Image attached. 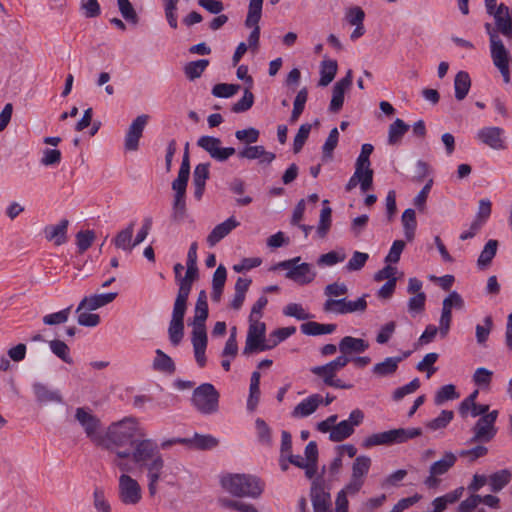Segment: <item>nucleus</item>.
Here are the masks:
<instances>
[{"label":"nucleus","mask_w":512,"mask_h":512,"mask_svg":"<svg viewBox=\"0 0 512 512\" xmlns=\"http://www.w3.org/2000/svg\"><path fill=\"white\" fill-rule=\"evenodd\" d=\"M145 433L146 430L136 418L125 417L108 426L100 444L108 451L132 449L134 442L145 436Z\"/></svg>","instance_id":"f257e3e1"},{"label":"nucleus","mask_w":512,"mask_h":512,"mask_svg":"<svg viewBox=\"0 0 512 512\" xmlns=\"http://www.w3.org/2000/svg\"><path fill=\"white\" fill-rule=\"evenodd\" d=\"M222 487L236 497L257 499L264 491V482L250 474H229L222 477Z\"/></svg>","instance_id":"f03ea898"},{"label":"nucleus","mask_w":512,"mask_h":512,"mask_svg":"<svg viewBox=\"0 0 512 512\" xmlns=\"http://www.w3.org/2000/svg\"><path fill=\"white\" fill-rule=\"evenodd\" d=\"M488 14L493 16L495 24L486 23L484 27L489 35L490 49H494L499 44L504 45L500 34L507 38L508 41L512 40V6L509 7L504 3H500L497 9Z\"/></svg>","instance_id":"7ed1b4c3"},{"label":"nucleus","mask_w":512,"mask_h":512,"mask_svg":"<svg viewBox=\"0 0 512 512\" xmlns=\"http://www.w3.org/2000/svg\"><path fill=\"white\" fill-rule=\"evenodd\" d=\"M350 360V358L338 356L324 365L311 367L310 371L326 386L336 389H350L353 386L352 384L345 383L341 379L337 378V373L347 366Z\"/></svg>","instance_id":"20e7f679"},{"label":"nucleus","mask_w":512,"mask_h":512,"mask_svg":"<svg viewBox=\"0 0 512 512\" xmlns=\"http://www.w3.org/2000/svg\"><path fill=\"white\" fill-rule=\"evenodd\" d=\"M422 435L421 428H398L392 429L380 433H374L366 437L362 446L364 448H371L379 445H391L404 443L410 439L416 438Z\"/></svg>","instance_id":"39448f33"},{"label":"nucleus","mask_w":512,"mask_h":512,"mask_svg":"<svg viewBox=\"0 0 512 512\" xmlns=\"http://www.w3.org/2000/svg\"><path fill=\"white\" fill-rule=\"evenodd\" d=\"M266 325L258 320L249 321V327L242 354L250 356L253 353L270 350L275 347V343H271L270 338L265 337Z\"/></svg>","instance_id":"423d86ee"},{"label":"nucleus","mask_w":512,"mask_h":512,"mask_svg":"<svg viewBox=\"0 0 512 512\" xmlns=\"http://www.w3.org/2000/svg\"><path fill=\"white\" fill-rule=\"evenodd\" d=\"M219 398V392L212 384L203 383L193 391L191 401L200 413L210 415L218 411Z\"/></svg>","instance_id":"0eeeda50"},{"label":"nucleus","mask_w":512,"mask_h":512,"mask_svg":"<svg viewBox=\"0 0 512 512\" xmlns=\"http://www.w3.org/2000/svg\"><path fill=\"white\" fill-rule=\"evenodd\" d=\"M498 415V410H492L487 415L480 417L471 428L472 437L467 443H489L492 441L498 432L496 427Z\"/></svg>","instance_id":"6e6552de"},{"label":"nucleus","mask_w":512,"mask_h":512,"mask_svg":"<svg viewBox=\"0 0 512 512\" xmlns=\"http://www.w3.org/2000/svg\"><path fill=\"white\" fill-rule=\"evenodd\" d=\"M300 257H294L280 262L277 267L286 270V278L297 284L305 285L311 283L316 277V271L309 263H300Z\"/></svg>","instance_id":"1a4fd4ad"},{"label":"nucleus","mask_w":512,"mask_h":512,"mask_svg":"<svg viewBox=\"0 0 512 512\" xmlns=\"http://www.w3.org/2000/svg\"><path fill=\"white\" fill-rule=\"evenodd\" d=\"M118 498L127 506H136L142 500V488L138 481L128 474H121L118 479Z\"/></svg>","instance_id":"9d476101"},{"label":"nucleus","mask_w":512,"mask_h":512,"mask_svg":"<svg viewBox=\"0 0 512 512\" xmlns=\"http://www.w3.org/2000/svg\"><path fill=\"white\" fill-rule=\"evenodd\" d=\"M187 310V302L175 300L171 320L168 326V336L173 346H178L184 336V316Z\"/></svg>","instance_id":"9b49d317"},{"label":"nucleus","mask_w":512,"mask_h":512,"mask_svg":"<svg viewBox=\"0 0 512 512\" xmlns=\"http://www.w3.org/2000/svg\"><path fill=\"white\" fill-rule=\"evenodd\" d=\"M130 451L137 466L162 454L158 442L147 437V433L134 442V447Z\"/></svg>","instance_id":"f8f14e48"},{"label":"nucleus","mask_w":512,"mask_h":512,"mask_svg":"<svg viewBox=\"0 0 512 512\" xmlns=\"http://www.w3.org/2000/svg\"><path fill=\"white\" fill-rule=\"evenodd\" d=\"M222 142L219 138L213 136H201L197 145L206 151L211 158L218 162H224L236 153L233 147H222Z\"/></svg>","instance_id":"ddd939ff"},{"label":"nucleus","mask_w":512,"mask_h":512,"mask_svg":"<svg viewBox=\"0 0 512 512\" xmlns=\"http://www.w3.org/2000/svg\"><path fill=\"white\" fill-rule=\"evenodd\" d=\"M138 467L146 471L148 491L151 496H154L158 491V483L162 479L163 469L165 467L163 455L161 454L148 460L138 465Z\"/></svg>","instance_id":"4468645a"},{"label":"nucleus","mask_w":512,"mask_h":512,"mask_svg":"<svg viewBox=\"0 0 512 512\" xmlns=\"http://www.w3.org/2000/svg\"><path fill=\"white\" fill-rule=\"evenodd\" d=\"M476 138L493 150H504L507 148L505 131L501 127H483L477 131Z\"/></svg>","instance_id":"2eb2a0df"},{"label":"nucleus","mask_w":512,"mask_h":512,"mask_svg":"<svg viewBox=\"0 0 512 512\" xmlns=\"http://www.w3.org/2000/svg\"><path fill=\"white\" fill-rule=\"evenodd\" d=\"M75 418L84 429L87 437L100 444L101 438L97 435L101 425L100 419L83 407L76 409Z\"/></svg>","instance_id":"dca6fc26"},{"label":"nucleus","mask_w":512,"mask_h":512,"mask_svg":"<svg viewBox=\"0 0 512 512\" xmlns=\"http://www.w3.org/2000/svg\"><path fill=\"white\" fill-rule=\"evenodd\" d=\"M149 116L142 114L137 116L130 124L125 135V149L128 151H136L139 148V140L148 123Z\"/></svg>","instance_id":"f3484780"},{"label":"nucleus","mask_w":512,"mask_h":512,"mask_svg":"<svg viewBox=\"0 0 512 512\" xmlns=\"http://www.w3.org/2000/svg\"><path fill=\"white\" fill-rule=\"evenodd\" d=\"M373 184V170L371 167H359L355 165L354 174L348 180L345 190L347 192L352 191L357 185H360V189L363 193L370 190Z\"/></svg>","instance_id":"a211bd4d"},{"label":"nucleus","mask_w":512,"mask_h":512,"mask_svg":"<svg viewBox=\"0 0 512 512\" xmlns=\"http://www.w3.org/2000/svg\"><path fill=\"white\" fill-rule=\"evenodd\" d=\"M353 81L352 70H348L346 75L337 81L333 86L332 98L329 105V110L333 113H337L341 110L344 103V94L347 89L350 88Z\"/></svg>","instance_id":"6ab92c4d"},{"label":"nucleus","mask_w":512,"mask_h":512,"mask_svg":"<svg viewBox=\"0 0 512 512\" xmlns=\"http://www.w3.org/2000/svg\"><path fill=\"white\" fill-rule=\"evenodd\" d=\"M491 59L495 67L501 73L503 80L510 82V69H509V52L504 45H497L494 49H490Z\"/></svg>","instance_id":"aec40b11"},{"label":"nucleus","mask_w":512,"mask_h":512,"mask_svg":"<svg viewBox=\"0 0 512 512\" xmlns=\"http://www.w3.org/2000/svg\"><path fill=\"white\" fill-rule=\"evenodd\" d=\"M68 226L69 221L67 219H62L59 223L55 225L45 226L43 229L45 239L47 241L53 242L56 246H61L65 244L68 240Z\"/></svg>","instance_id":"412c9836"},{"label":"nucleus","mask_w":512,"mask_h":512,"mask_svg":"<svg viewBox=\"0 0 512 512\" xmlns=\"http://www.w3.org/2000/svg\"><path fill=\"white\" fill-rule=\"evenodd\" d=\"M340 356L351 358V354H360L369 348V343L362 338H355L352 336L343 337L338 344Z\"/></svg>","instance_id":"4be33fe9"},{"label":"nucleus","mask_w":512,"mask_h":512,"mask_svg":"<svg viewBox=\"0 0 512 512\" xmlns=\"http://www.w3.org/2000/svg\"><path fill=\"white\" fill-rule=\"evenodd\" d=\"M117 292H110L104 294H95L89 297H85L79 303L76 312H80L82 310L93 311L98 308H101L111 302L117 297Z\"/></svg>","instance_id":"5701e85b"},{"label":"nucleus","mask_w":512,"mask_h":512,"mask_svg":"<svg viewBox=\"0 0 512 512\" xmlns=\"http://www.w3.org/2000/svg\"><path fill=\"white\" fill-rule=\"evenodd\" d=\"M323 403V397L320 394H312L297 404L292 416L295 418H305L313 414Z\"/></svg>","instance_id":"b1692460"},{"label":"nucleus","mask_w":512,"mask_h":512,"mask_svg":"<svg viewBox=\"0 0 512 512\" xmlns=\"http://www.w3.org/2000/svg\"><path fill=\"white\" fill-rule=\"evenodd\" d=\"M240 225L235 217L231 216L224 222L216 225L207 237V243L210 247L215 246L224 237H226L233 229Z\"/></svg>","instance_id":"393cba45"},{"label":"nucleus","mask_w":512,"mask_h":512,"mask_svg":"<svg viewBox=\"0 0 512 512\" xmlns=\"http://www.w3.org/2000/svg\"><path fill=\"white\" fill-rule=\"evenodd\" d=\"M187 270L183 278L179 280V289L175 300L187 302L192 288V283L198 278L197 265L186 264Z\"/></svg>","instance_id":"a878e982"},{"label":"nucleus","mask_w":512,"mask_h":512,"mask_svg":"<svg viewBox=\"0 0 512 512\" xmlns=\"http://www.w3.org/2000/svg\"><path fill=\"white\" fill-rule=\"evenodd\" d=\"M33 392L40 404L63 403V397L59 390H52L47 385L37 382L33 384Z\"/></svg>","instance_id":"bb28decb"},{"label":"nucleus","mask_w":512,"mask_h":512,"mask_svg":"<svg viewBox=\"0 0 512 512\" xmlns=\"http://www.w3.org/2000/svg\"><path fill=\"white\" fill-rule=\"evenodd\" d=\"M135 222H130L127 227L120 230L113 238L112 243L117 249L130 253L135 247L133 241Z\"/></svg>","instance_id":"cd10ccee"},{"label":"nucleus","mask_w":512,"mask_h":512,"mask_svg":"<svg viewBox=\"0 0 512 512\" xmlns=\"http://www.w3.org/2000/svg\"><path fill=\"white\" fill-rule=\"evenodd\" d=\"M402 361L403 357H387L373 366L372 373L380 378L392 376L396 373L399 363Z\"/></svg>","instance_id":"c85d7f7f"},{"label":"nucleus","mask_w":512,"mask_h":512,"mask_svg":"<svg viewBox=\"0 0 512 512\" xmlns=\"http://www.w3.org/2000/svg\"><path fill=\"white\" fill-rule=\"evenodd\" d=\"M185 445L199 450H209L218 445V440L212 435L195 433L192 438H185Z\"/></svg>","instance_id":"c756f323"},{"label":"nucleus","mask_w":512,"mask_h":512,"mask_svg":"<svg viewBox=\"0 0 512 512\" xmlns=\"http://www.w3.org/2000/svg\"><path fill=\"white\" fill-rule=\"evenodd\" d=\"M336 324H322L315 321H308L300 326L301 332L309 336L331 334L336 330Z\"/></svg>","instance_id":"7c9ffc66"},{"label":"nucleus","mask_w":512,"mask_h":512,"mask_svg":"<svg viewBox=\"0 0 512 512\" xmlns=\"http://www.w3.org/2000/svg\"><path fill=\"white\" fill-rule=\"evenodd\" d=\"M155 354L156 356L152 364L153 369L158 372L173 374L176 370V367L172 358L164 353L161 349H157Z\"/></svg>","instance_id":"2f4dec72"},{"label":"nucleus","mask_w":512,"mask_h":512,"mask_svg":"<svg viewBox=\"0 0 512 512\" xmlns=\"http://www.w3.org/2000/svg\"><path fill=\"white\" fill-rule=\"evenodd\" d=\"M471 87V79L467 72L459 71L454 79V90H455V98L458 101L463 100Z\"/></svg>","instance_id":"473e14b6"},{"label":"nucleus","mask_w":512,"mask_h":512,"mask_svg":"<svg viewBox=\"0 0 512 512\" xmlns=\"http://www.w3.org/2000/svg\"><path fill=\"white\" fill-rule=\"evenodd\" d=\"M457 457L452 452H445L443 457L434 462L429 469V473L439 476L447 473L456 463Z\"/></svg>","instance_id":"72a5a7b5"},{"label":"nucleus","mask_w":512,"mask_h":512,"mask_svg":"<svg viewBox=\"0 0 512 512\" xmlns=\"http://www.w3.org/2000/svg\"><path fill=\"white\" fill-rule=\"evenodd\" d=\"M512 479V474L508 469L499 470L488 477V483L492 492L501 491Z\"/></svg>","instance_id":"f704fd0d"},{"label":"nucleus","mask_w":512,"mask_h":512,"mask_svg":"<svg viewBox=\"0 0 512 512\" xmlns=\"http://www.w3.org/2000/svg\"><path fill=\"white\" fill-rule=\"evenodd\" d=\"M371 467V458L366 455L357 456L352 464L351 477L365 481Z\"/></svg>","instance_id":"c9c22d12"},{"label":"nucleus","mask_w":512,"mask_h":512,"mask_svg":"<svg viewBox=\"0 0 512 512\" xmlns=\"http://www.w3.org/2000/svg\"><path fill=\"white\" fill-rule=\"evenodd\" d=\"M338 64L336 60H324L321 63L319 86L329 85L337 73Z\"/></svg>","instance_id":"e433bc0d"},{"label":"nucleus","mask_w":512,"mask_h":512,"mask_svg":"<svg viewBox=\"0 0 512 512\" xmlns=\"http://www.w3.org/2000/svg\"><path fill=\"white\" fill-rule=\"evenodd\" d=\"M405 238L412 241L417 227L416 213L412 208L406 209L401 217Z\"/></svg>","instance_id":"4c0bfd02"},{"label":"nucleus","mask_w":512,"mask_h":512,"mask_svg":"<svg viewBox=\"0 0 512 512\" xmlns=\"http://www.w3.org/2000/svg\"><path fill=\"white\" fill-rule=\"evenodd\" d=\"M114 454L112 459V464L117 467L122 474H128L132 470L131 464L128 462V459H132V453L130 448H125L123 450L111 451Z\"/></svg>","instance_id":"58836bf2"},{"label":"nucleus","mask_w":512,"mask_h":512,"mask_svg":"<svg viewBox=\"0 0 512 512\" xmlns=\"http://www.w3.org/2000/svg\"><path fill=\"white\" fill-rule=\"evenodd\" d=\"M497 248H498V241L494 240V239L489 240L485 244L483 250L481 251V253L479 255V258L477 260L478 266L479 267L489 266L491 264L493 258L496 255Z\"/></svg>","instance_id":"ea45409f"},{"label":"nucleus","mask_w":512,"mask_h":512,"mask_svg":"<svg viewBox=\"0 0 512 512\" xmlns=\"http://www.w3.org/2000/svg\"><path fill=\"white\" fill-rule=\"evenodd\" d=\"M409 130L407 125L402 119L397 118L390 126L388 131V142L394 145L400 141L404 134Z\"/></svg>","instance_id":"a19ab883"},{"label":"nucleus","mask_w":512,"mask_h":512,"mask_svg":"<svg viewBox=\"0 0 512 512\" xmlns=\"http://www.w3.org/2000/svg\"><path fill=\"white\" fill-rule=\"evenodd\" d=\"M208 65L209 60L207 59L191 61L185 65L184 73L189 80L193 81L202 75Z\"/></svg>","instance_id":"79ce46f5"},{"label":"nucleus","mask_w":512,"mask_h":512,"mask_svg":"<svg viewBox=\"0 0 512 512\" xmlns=\"http://www.w3.org/2000/svg\"><path fill=\"white\" fill-rule=\"evenodd\" d=\"M263 0H250L248 13L245 20L246 27H252L259 23L262 16Z\"/></svg>","instance_id":"37998d69"},{"label":"nucleus","mask_w":512,"mask_h":512,"mask_svg":"<svg viewBox=\"0 0 512 512\" xmlns=\"http://www.w3.org/2000/svg\"><path fill=\"white\" fill-rule=\"evenodd\" d=\"M308 99L307 88H302L296 95L293 102V110L290 116V122L295 123L304 111L305 104Z\"/></svg>","instance_id":"c03bdc74"},{"label":"nucleus","mask_w":512,"mask_h":512,"mask_svg":"<svg viewBox=\"0 0 512 512\" xmlns=\"http://www.w3.org/2000/svg\"><path fill=\"white\" fill-rule=\"evenodd\" d=\"M354 433V429L347 421L343 420L336 424L334 429L329 434V439L333 442H341L349 438Z\"/></svg>","instance_id":"a18cd8bd"},{"label":"nucleus","mask_w":512,"mask_h":512,"mask_svg":"<svg viewBox=\"0 0 512 512\" xmlns=\"http://www.w3.org/2000/svg\"><path fill=\"white\" fill-rule=\"evenodd\" d=\"M314 512H327L330 506V495L319 489L312 492Z\"/></svg>","instance_id":"49530a36"},{"label":"nucleus","mask_w":512,"mask_h":512,"mask_svg":"<svg viewBox=\"0 0 512 512\" xmlns=\"http://www.w3.org/2000/svg\"><path fill=\"white\" fill-rule=\"evenodd\" d=\"M454 412L452 410H442L438 417L427 422L426 426L428 429L436 431L444 429L453 420Z\"/></svg>","instance_id":"de8ad7c7"},{"label":"nucleus","mask_w":512,"mask_h":512,"mask_svg":"<svg viewBox=\"0 0 512 512\" xmlns=\"http://www.w3.org/2000/svg\"><path fill=\"white\" fill-rule=\"evenodd\" d=\"M255 427L258 441L263 445L270 446L272 444V431L268 424L262 418H257Z\"/></svg>","instance_id":"09e8293b"},{"label":"nucleus","mask_w":512,"mask_h":512,"mask_svg":"<svg viewBox=\"0 0 512 512\" xmlns=\"http://www.w3.org/2000/svg\"><path fill=\"white\" fill-rule=\"evenodd\" d=\"M51 351L67 364H72L73 359L70 356V349L67 344L61 340H52L49 343Z\"/></svg>","instance_id":"8fccbe9b"},{"label":"nucleus","mask_w":512,"mask_h":512,"mask_svg":"<svg viewBox=\"0 0 512 512\" xmlns=\"http://www.w3.org/2000/svg\"><path fill=\"white\" fill-rule=\"evenodd\" d=\"M459 397L453 384H447L439 388L436 392L434 402L436 405H442L444 402L454 400Z\"/></svg>","instance_id":"3c124183"},{"label":"nucleus","mask_w":512,"mask_h":512,"mask_svg":"<svg viewBox=\"0 0 512 512\" xmlns=\"http://www.w3.org/2000/svg\"><path fill=\"white\" fill-rule=\"evenodd\" d=\"M118 9L122 17L129 23L136 25L139 17L129 0H117Z\"/></svg>","instance_id":"603ef678"},{"label":"nucleus","mask_w":512,"mask_h":512,"mask_svg":"<svg viewBox=\"0 0 512 512\" xmlns=\"http://www.w3.org/2000/svg\"><path fill=\"white\" fill-rule=\"evenodd\" d=\"M452 321V309L449 307V303L442 302V311L439 319V333L442 338L446 337L449 333Z\"/></svg>","instance_id":"864d4df0"},{"label":"nucleus","mask_w":512,"mask_h":512,"mask_svg":"<svg viewBox=\"0 0 512 512\" xmlns=\"http://www.w3.org/2000/svg\"><path fill=\"white\" fill-rule=\"evenodd\" d=\"M493 377V372L485 367H479L475 370L472 381L482 389L489 388Z\"/></svg>","instance_id":"5fc2aeb1"},{"label":"nucleus","mask_w":512,"mask_h":512,"mask_svg":"<svg viewBox=\"0 0 512 512\" xmlns=\"http://www.w3.org/2000/svg\"><path fill=\"white\" fill-rule=\"evenodd\" d=\"M93 505L97 512H112L111 505L106 499L102 488L96 487L93 492Z\"/></svg>","instance_id":"6e6d98bb"},{"label":"nucleus","mask_w":512,"mask_h":512,"mask_svg":"<svg viewBox=\"0 0 512 512\" xmlns=\"http://www.w3.org/2000/svg\"><path fill=\"white\" fill-rule=\"evenodd\" d=\"M283 314L285 316L294 317L297 320H309L312 318V315L305 311L303 306L298 303H289L283 309Z\"/></svg>","instance_id":"4d7b16f0"},{"label":"nucleus","mask_w":512,"mask_h":512,"mask_svg":"<svg viewBox=\"0 0 512 512\" xmlns=\"http://www.w3.org/2000/svg\"><path fill=\"white\" fill-rule=\"evenodd\" d=\"M323 309L325 312H333L336 314H348L347 299H332L329 298L325 301Z\"/></svg>","instance_id":"13d9d810"},{"label":"nucleus","mask_w":512,"mask_h":512,"mask_svg":"<svg viewBox=\"0 0 512 512\" xmlns=\"http://www.w3.org/2000/svg\"><path fill=\"white\" fill-rule=\"evenodd\" d=\"M439 355L431 352L424 356V358L417 364L416 369L418 371L427 372V378H430L435 372L436 368L433 367L434 363L438 360Z\"/></svg>","instance_id":"bf43d9fd"},{"label":"nucleus","mask_w":512,"mask_h":512,"mask_svg":"<svg viewBox=\"0 0 512 512\" xmlns=\"http://www.w3.org/2000/svg\"><path fill=\"white\" fill-rule=\"evenodd\" d=\"M240 89L238 84L219 83L212 89V94L219 98H229L235 95Z\"/></svg>","instance_id":"052dcab7"},{"label":"nucleus","mask_w":512,"mask_h":512,"mask_svg":"<svg viewBox=\"0 0 512 512\" xmlns=\"http://www.w3.org/2000/svg\"><path fill=\"white\" fill-rule=\"evenodd\" d=\"M331 215L332 209L330 207L327 206L321 210L320 219L317 227V233L321 238H324L327 235L331 227Z\"/></svg>","instance_id":"680f3d73"},{"label":"nucleus","mask_w":512,"mask_h":512,"mask_svg":"<svg viewBox=\"0 0 512 512\" xmlns=\"http://www.w3.org/2000/svg\"><path fill=\"white\" fill-rule=\"evenodd\" d=\"M311 128H312V126L309 123H305L300 126L297 134L294 137V141H293L294 153H299L302 150L306 140L309 137Z\"/></svg>","instance_id":"e2e57ef3"},{"label":"nucleus","mask_w":512,"mask_h":512,"mask_svg":"<svg viewBox=\"0 0 512 512\" xmlns=\"http://www.w3.org/2000/svg\"><path fill=\"white\" fill-rule=\"evenodd\" d=\"M368 259L369 255L367 253L355 251L347 262L345 269L349 272L359 271L365 266Z\"/></svg>","instance_id":"0e129e2a"},{"label":"nucleus","mask_w":512,"mask_h":512,"mask_svg":"<svg viewBox=\"0 0 512 512\" xmlns=\"http://www.w3.org/2000/svg\"><path fill=\"white\" fill-rule=\"evenodd\" d=\"M338 140H339V132H338V129L335 127L330 131V133L322 147L324 159H330L332 157L333 151L337 147Z\"/></svg>","instance_id":"69168bd1"},{"label":"nucleus","mask_w":512,"mask_h":512,"mask_svg":"<svg viewBox=\"0 0 512 512\" xmlns=\"http://www.w3.org/2000/svg\"><path fill=\"white\" fill-rule=\"evenodd\" d=\"M95 237V232L92 230L79 231L76 234V244L79 252H85L92 245Z\"/></svg>","instance_id":"338daca9"},{"label":"nucleus","mask_w":512,"mask_h":512,"mask_svg":"<svg viewBox=\"0 0 512 512\" xmlns=\"http://www.w3.org/2000/svg\"><path fill=\"white\" fill-rule=\"evenodd\" d=\"M345 258L346 254L344 252L330 251L328 253L322 254L318 258L317 264L319 266H333L337 263L343 262Z\"/></svg>","instance_id":"774afa93"}]
</instances>
